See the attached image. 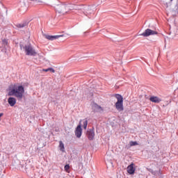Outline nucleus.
Listing matches in <instances>:
<instances>
[{
	"mask_svg": "<svg viewBox=\"0 0 178 178\" xmlns=\"http://www.w3.org/2000/svg\"><path fill=\"white\" fill-rule=\"evenodd\" d=\"M10 97H15L18 101L23 99V95H24V87L23 86H19L13 88L8 92Z\"/></svg>",
	"mask_w": 178,
	"mask_h": 178,
	"instance_id": "nucleus-1",
	"label": "nucleus"
},
{
	"mask_svg": "<svg viewBox=\"0 0 178 178\" xmlns=\"http://www.w3.org/2000/svg\"><path fill=\"white\" fill-rule=\"evenodd\" d=\"M20 49L23 50L25 53V55L27 56H35L37 55V51H35V49L31 45V44H20Z\"/></svg>",
	"mask_w": 178,
	"mask_h": 178,
	"instance_id": "nucleus-2",
	"label": "nucleus"
},
{
	"mask_svg": "<svg viewBox=\"0 0 178 178\" xmlns=\"http://www.w3.org/2000/svg\"><path fill=\"white\" fill-rule=\"evenodd\" d=\"M113 96L117 99V102L115 104V108L118 112H123L124 111L123 107V96L119 94H115Z\"/></svg>",
	"mask_w": 178,
	"mask_h": 178,
	"instance_id": "nucleus-3",
	"label": "nucleus"
},
{
	"mask_svg": "<svg viewBox=\"0 0 178 178\" xmlns=\"http://www.w3.org/2000/svg\"><path fill=\"white\" fill-rule=\"evenodd\" d=\"M79 13H82L84 16L90 17L94 13V10H92V7L91 6H81Z\"/></svg>",
	"mask_w": 178,
	"mask_h": 178,
	"instance_id": "nucleus-4",
	"label": "nucleus"
},
{
	"mask_svg": "<svg viewBox=\"0 0 178 178\" xmlns=\"http://www.w3.org/2000/svg\"><path fill=\"white\" fill-rule=\"evenodd\" d=\"M54 8L56 12H58V13H63V15H65V13H67V11L65 10L66 3L63 4H58Z\"/></svg>",
	"mask_w": 178,
	"mask_h": 178,
	"instance_id": "nucleus-5",
	"label": "nucleus"
},
{
	"mask_svg": "<svg viewBox=\"0 0 178 178\" xmlns=\"http://www.w3.org/2000/svg\"><path fill=\"white\" fill-rule=\"evenodd\" d=\"M158 33L156 31L147 29L143 33L139 35H142L143 37H149V35H156Z\"/></svg>",
	"mask_w": 178,
	"mask_h": 178,
	"instance_id": "nucleus-6",
	"label": "nucleus"
},
{
	"mask_svg": "<svg viewBox=\"0 0 178 178\" xmlns=\"http://www.w3.org/2000/svg\"><path fill=\"white\" fill-rule=\"evenodd\" d=\"M75 136L76 138H80L81 137V134H83V129H81V124H79L75 129L74 131Z\"/></svg>",
	"mask_w": 178,
	"mask_h": 178,
	"instance_id": "nucleus-7",
	"label": "nucleus"
},
{
	"mask_svg": "<svg viewBox=\"0 0 178 178\" xmlns=\"http://www.w3.org/2000/svg\"><path fill=\"white\" fill-rule=\"evenodd\" d=\"M60 37H66V35H45V38H47V40H49L50 41L58 40V38H60Z\"/></svg>",
	"mask_w": 178,
	"mask_h": 178,
	"instance_id": "nucleus-8",
	"label": "nucleus"
},
{
	"mask_svg": "<svg viewBox=\"0 0 178 178\" xmlns=\"http://www.w3.org/2000/svg\"><path fill=\"white\" fill-rule=\"evenodd\" d=\"M86 136L90 141L94 140V137H95V131L94 129H88L86 132Z\"/></svg>",
	"mask_w": 178,
	"mask_h": 178,
	"instance_id": "nucleus-9",
	"label": "nucleus"
},
{
	"mask_svg": "<svg viewBox=\"0 0 178 178\" xmlns=\"http://www.w3.org/2000/svg\"><path fill=\"white\" fill-rule=\"evenodd\" d=\"M66 8H68V10L70 11L73 10H80V8H81V6L66 3Z\"/></svg>",
	"mask_w": 178,
	"mask_h": 178,
	"instance_id": "nucleus-10",
	"label": "nucleus"
},
{
	"mask_svg": "<svg viewBox=\"0 0 178 178\" xmlns=\"http://www.w3.org/2000/svg\"><path fill=\"white\" fill-rule=\"evenodd\" d=\"M127 171L129 175H134V172H136V168H134V163H131V165H128Z\"/></svg>",
	"mask_w": 178,
	"mask_h": 178,
	"instance_id": "nucleus-11",
	"label": "nucleus"
},
{
	"mask_svg": "<svg viewBox=\"0 0 178 178\" xmlns=\"http://www.w3.org/2000/svg\"><path fill=\"white\" fill-rule=\"evenodd\" d=\"M149 101L151 102H154V104H159V102H162V99L156 96H152L149 97Z\"/></svg>",
	"mask_w": 178,
	"mask_h": 178,
	"instance_id": "nucleus-12",
	"label": "nucleus"
},
{
	"mask_svg": "<svg viewBox=\"0 0 178 178\" xmlns=\"http://www.w3.org/2000/svg\"><path fill=\"white\" fill-rule=\"evenodd\" d=\"M92 109L95 111V112H99V111H102V108L99 106L98 104L93 103L92 105Z\"/></svg>",
	"mask_w": 178,
	"mask_h": 178,
	"instance_id": "nucleus-13",
	"label": "nucleus"
},
{
	"mask_svg": "<svg viewBox=\"0 0 178 178\" xmlns=\"http://www.w3.org/2000/svg\"><path fill=\"white\" fill-rule=\"evenodd\" d=\"M8 102L10 106H13L14 105H16V98L9 97L8 99Z\"/></svg>",
	"mask_w": 178,
	"mask_h": 178,
	"instance_id": "nucleus-14",
	"label": "nucleus"
},
{
	"mask_svg": "<svg viewBox=\"0 0 178 178\" xmlns=\"http://www.w3.org/2000/svg\"><path fill=\"white\" fill-rule=\"evenodd\" d=\"M15 26L17 29H24V27H27V26H29V23L27 22H24L21 24H17Z\"/></svg>",
	"mask_w": 178,
	"mask_h": 178,
	"instance_id": "nucleus-15",
	"label": "nucleus"
},
{
	"mask_svg": "<svg viewBox=\"0 0 178 178\" xmlns=\"http://www.w3.org/2000/svg\"><path fill=\"white\" fill-rule=\"evenodd\" d=\"M59 148L60 151H61L62 152H65V144H63V142H62V140H60L59 142Z\"/></svg>",
	"mask_w": 178,
	"mask_h": 178,
	"instance_id": "nucleus-16",
	"label": "nucleus"
},
{
	"mask_svg": "<svg viewBox=\"0 0 178 178\" xmlns=\"http://www.w3.org/2000/svg\"><path fill=\"white\" fill-rule=\"evenodd\" d=\"M152 175L156 177H161L162 172H161V170H159V171H153V173Z\"/></svg>",
	"mask_w": 178,
	"mask_h": 178,
	"instance_id": "nucleus-17",
	"label": "nucleus"
},
{
	"mask_svg": "<svg viewBox=\"0 0 178 178\" xmlns=\"http://www.w3.org/2000/svg\"><path fill=\"white\" fill-rule=\"evenodd\" d=\"M87 126H88V121L87 120H83V129H87Z\"/></svg>",
	"mask_w": 178,
	"mask_h": 178,
	"instance_id": "nucleus-18",
	"label": "nucleus"
},
{
	"mask_svg": "<svg viewBox=\"0 0 178 178\" xmlns=\"http://www.w3.org/2000/svg\"><path fill=\"white\" fill-rule=\"evenodd\" d=\"M129 145L130 147H134V145H138V143H137V141H131L129 143Z\"/></svg>",
	"mask_w": 178,
	"mask_h": 178,
	"instance_id": "nucleus-19",
	"label": "nucleus"
},
{
	"mask_svg": "<svg viewBox=\"0 0 178 178\" xmlns=\"http://www.w3.org/2000/svg\"><path fill=\"white\" fill-rule=\"evenodd\" d=\"M2 42H3V45L4 47H6V45H8V40L3 39V40H2Z\"/></svg>",
	"mask_w": 178,
	"mask_h": 178,
	"instance_id": "nucleus-20",
	"label": "nucleus"
},
{
	"mask_svg": "<svg viewBox=\"0 0 178 178\" xmlns=\"http://www.w3.org/2000/svg\"><path fill=\"white\" fill-rule=\"evenodd\" d=\"M65 170L67 171L69 169H70V165L69 164H67L64 167Z\"/></svg>",
	"mask_w": 178,
	"mask_h": 178,
	"instance_id": "nucleus-21",
	"label": "nucleus"
},
{
	"mask_svg": "<svg viewBox=\"0 0 178 178\" xmlns=\"http://www.w3.org/2000/svg\"><path fill=\"white\" fill-rule=\"evenodd\" d=\"M49 72H51V73H55V70H54V68H52V67H49Z\"/></svg>",
	"mask_w": 178,
	"mask_h": 178,
	"instance_id": "nucleus-22",
	"label": "nucleus"
},
{
	"mask_svg": "<svg viewBox=\"0 0 178 178\" xmlns=\"http://www.w3.org/2000/svg\"><path fill=\"white\" fill-rule=\"evenodd\" d=\"M148 172H149L152 173H152H154V170H152V169H151V168H149V169H148Z\"/></svg>",
	"mask_w": 178,
	"mask_h": 178,
	"instance_id": "nucleus-23",
	"label": "nucleus"
},
{
	"mask_svg": "<svg viewBox=\"0 0 178 178\" xmlns=\"http://www.w3.org/2000/svg\"><path fill=\"white\" fill-rule=\"evenodd\" d=\"M42 72H49V68L47 69H43Z\"/></svg>",
	"mask_w": 178,
	"mask_h": 178,
	"instance_id": "nucleus-24",
	"label": "nucleus"
},
{
	"mask_svg": "<svg viewBox=\"0 0 178 178\" xmlns=\"http://www.w3.org/2000/svg\"><path fill=\"white\" fill-rule=\"evenodd\" d=\"M65 10L67 11V13L68 12H70L69 8H65Z\"/></svg>",
	"mask_w": 178,
	"mask_h": 178,
	"instance_id": "nucleus-25",
	"label": "nucleus"
},
{
	"mask_svg": "<svg viewBox=\"0 0 178 178\" xmlns=\"http://www.w3.org/2000/svg\"><path fill=\"white\" fill-rule=\"evenodd\" d=\"M79 124H81V120L80 121Z\"/></svg>",
	"mask_w": 178,
	"mask_h": 178,
	"instance_id": "nucleus-26",
	"label": "nucleus"
}]
</instances>
